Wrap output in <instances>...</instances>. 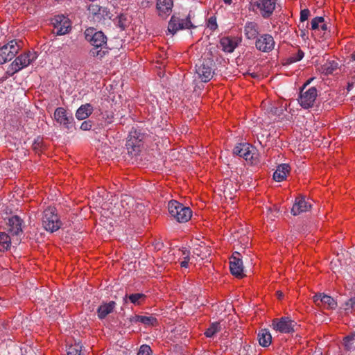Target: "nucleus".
<instances>
[{
	"instance_id": "25",
	"label": "nucleus",
	"mask_w": 355,
	"mask_h": 355,
	"mask_svg": "<svg viewBox=\"0 0 355 355\" xmlns=\"http://www.w3.org/2000/svg\"><path fill=\"white\" fill-rule=\"evenodd\" d=\"M93 112V107L89 103L82 105L76 112V117L78 120L87 119Z\"/></svg>"
},
{
	"instance_id": "46",
	"label": "nucleus",
	"mask_w": 355,
	"mask_h": 355,
	"mask_svg": "<svg viewBox=\"0 0 355 355\" xmlns=\"http://www.w3.org/2000/svg\"><path fill=\"white\" fill-rule=\"evenodd\" d=\"M91 128H92V123L89 121H83L80 125V129L83 130H89L91 129Z\"/></svg>"
},
{
	"instance_id": "37",
	"label": "nucleus",
	"mask_w": 355,
	"mask_h": 355,
	"mask_svg": "<svg viewBox=\"0 0 355 355\" xmlns=\"http://www.w3.org/2000/svg\"><path fill=\"white\" fill-rule=\"evenodd\" d=\"M82 346L79 343H75L68 347L67 355H81Z\"/></svg>"
},
{
	"instance_id": "2",
	"label": "nucleus",
	"mask_w": 355,
	"mask_h": 355,
	"mask_svg": "<svg viewBox=\"0 0 355 355\" xmlns=\"http://www.w3.org/2000/svg\"><path fill=\"white\" fill-rule=\"evenodd\" d=\"M168 208L170 214L180 223L187 222L192 216V211L189 207L176 200H171Z\"/></svg>"
},
{
	"instance_id": "56",
	"label": "nucleus",
	"mask_w": 355,
	"mask_h": 355,
	"mask_svg": "<svg viewBox=\"0 0 355 355\" xmlns=\"http://www.w3.org/2000/svg\"><path fill=\"white\" fill-rule=\"evenodd\" d=\"M223 1H224L225 3L229 4V5L231 4L232 1V0H223Z\"/></svg>"
},
{
	"instance_id": "20",
	"label": "nucleus",
	"mask_w": 355,
	"mask_h": 355,
	"mask_svg": "<svg viewBox=\"0 0 355 355\" xmlns=\"http://www.w3.org/2000/svg\"><path fill=\"white\" fill-rule=\"evenodd\" d=\"M291 167L288 164H279L273 173V179L276 182H282L290 172Z\"/></svg>"
},
{
	"instance_id": "23",
	"label": "nucleus",
	"mask_w": 355,
	"mask_h": 355,
	"mask_svg": "<svg viewBox=\"0 0 355 355\" xmlns=\"http://www.w3.org/2000/svg\"><path fill=\"white\" fill-rule=\"evenodd\" d=\"M259 343L263 347H268L272 342V336L266 329L260 330L257 335Z\"/></svg>"
},
{
	"instance_id": "12",
	"label": "nucleus",
	"mask_w": 355,
	"mask_h": 355,
	"mask_svg": "<svg viewBox=\"0 0 355 355\" xmlns=\"http://www.w3.org/2000/svg\"><path fill=\"white\" fill-rule=\"evenodd\" d=\"M214 66V60L211 59L204 60L196 69V73L199 78L204 83L209 82L214 74L213 67Z\"/></svg>"
},
{
	"instance_id": "7",
	"label": "nucleus",
	"mask_w": 355,
	"mask_h": 355,
	"mask_svg": "<svg viewBox=\"0 0 355 355\" xmlns=\"http://www.w3.org/2000/svg\"><path fill=\"white\" fill-rule=\"evenodd\" d=\"M277 0H256L250 2V6L253 11L255 8L260 12L261 17L268 19L273 14L276 8Z\"/></svg>"
},
{
	"instance_id": "27",
	"label": "nucleus",
	"mask_w": 355,
	"mask_h": 355,
	"mask_svg": "<svg viewBox=\"0 0 355 355\" xmlns=\"http://www.w3.org/2000/svg\"><path fill=\"white\" fill-rule=\"evenodd\" d=\"M125 146L128 154L131 157L137 156L141 152V144L135 142L131 139H128L127 140Z\"/></svg>"
},
{
	"instance_id": "22",
	"label": "nucleus",
	"mask_w": 355,
	"mask_h": 355,
	"mask_svg": "<svg viewBox=\"0 0 355 355\" xmlns=\"http://www.w3.org/2000/svg\"><path fill=\"white\" fill-rule=\"evenodd\" d=\"M240 189V185L232 180L225 179L224 180L223 191L225 196L232 198L234 195Z\"/></svg>"
},
{
	"instance_id": "17",
	"label": "nucleus",
	"mask_w": 355,
	"mask_h": 355,
	"mask_svg": "<svg viewBox=\"0 0 355 355\" xmlns=\"http://www.w3.org/2000/svg\"><path fill=\"white\" fill-rule=\"evenodd\" d=\"M313 299L317 306H323L327 309H335L337 306L336 300L331 296L324 293L315 294Z\"/></svg>"
},
{
	"instance_id": "51",
	"label": "nucleus",
	"mask_w": 355,
	"mask_h": 355,
	"mask_svg": "<svg viewBox=\"0 0 355 355\" xmlns=\"http://www.w3.org/2000/svg\"><path fill=\"white\" fill-rule=\"evenodd\" d=\"M354 84H355V81H352V82H348V84H347V89L348 92H349L350 90H352L354 86Z\"/></svg>"
},
{
	"instance_id": "26",
	"label": "nucleus",
	"mask_w": 355,
	"mask_h": 355,
	"mask_svg": "<svg viewBox=\"0 0 355 355\" xmlns=\"http://www.w3.org/2000/svg\"><path fill=\"white\" fill-rule=\"evenodd\" d=\"M244 33L247 38L254 39L259 34L258 25L252 21L246 23L244 27Z\"/></svg>"
},
{
	"instance_id": "35",
	"label": "nucleus",
	"mask_w": 355,
	"mask_h": 355,
	"mask_svg": "<svg viewBox=\"0 0 355 355\" xmlns=\"http://www.w3.org/2000/svg\"><path fill=\"white\" fill-rule=\"evenodd\" d=\"M338 62L336 60L329 61L325 63L322 68L326 74H331L338 68Z\"/></svg>"
},
{
	"instance_id": "32",
	"label": "nucleus",
	"mask_w": 355,
	"mask_h": 355,
	"mask_svg": "<svg viewBox=\"0 0 355 355\" xmlns=\"http://www.w3.org/2000/svg\"><path fill=\"white\" fill-rule=\"evenodd\" d=\"M343 345L347 350L355 348V332H352L343 338Z\"/></svg>"
},
{
	"instance_id": "8",
	"label": "nucleus",
	"mask_w": 355,
	"mask_h": 355,
	"mask_svg": "<svg viewBox=\"0 0 355 355\" xmlns=\"http://www.w3.org/2000/svg\"><path fill=\"white\" fill-rule=\"evenodd\" d=\"M195 27L191 21L190 14L185 19H180L175 15H173L168 24V31L172 35H174L180 30L191 29Z\"/></svg>"
},
{
	"instance_id": "16",
	"label": "nucleus",
	"mask_w": 355,
	"mask_h": 355,
	"mask_svg": "<svg viewBox=\"0 0 355 355\" xmlns=\"http://www.w3.org/2000/svg\"><path fill=\"white\" fill-rule=\"evenodd\" d=\"M54 119L58 123L67 129H70L72 127L73 116L72 114H69L64 107H60L55 109Z\"/></svg>"
},
{
	"instance_id": "6",
	"label": "nucleus",
	"mask_w": 355,
	"mask_h": 355,
	"mask_svg": "<svg viewBox=\"0 0 355 355\" xmlns=\"http://www.w3.org/2000/svg\"><path fill=\"white\" fill-rule=\"evenodd\" d=\"M37 58L36 52H26L16 58L10 66V71L14 74L28 67Z\"/></svg>"
},
{
	"instance_id": "30",
	"label": "nucleus",
	"mask_w": 355,
	"mask_h": 355,
	"mask_svg": "<svg viewBox=\"0 0 355 355\" xmlns=\"http://www.w3.org/2000/svg\"><path fill=\"white\" fill-rule=\"evenodd\" d=\"M12 237L10 234L6 232H0V251L8 250L11 245Z\"/></svg>"
},
{
	"instance_id": "53",
	"label": "nucleus",
	"mask_w": 355,
	"mask_h": 355,
	"mask_svg": "<svg viewBox=\"0 0 355 355\" xmlns=\"http://www.w3.org/2000/svg\"><path fill=\"white\" fill-rule=\"evenodd\" d=\"M276 295L279 300H282L284 297V294L281 291H277L276 292Z\"/></svg>"
},
{
	"instance_id": "24",
	"label": "nucleus",
	"mask_w": 355,
	"mask_h": 355,
	"mask_svg": "<svg viewBox=\"0 0 355 355\" xmlns=\"http://www.w3.org/2000/svg\"><path fill=\"white\" fill-rule=\"evenodd\" d=\"M220 45L222 50L226 53H232L237 46L236 42L229 37H224L220 39Z\"/></svg>"
},
{
	"instance_id": "5",
	"label": "nucleus",
	"mask_w": 355,
	"mask_h": 355,
	"mask_svg": "<svg viewBox=\"0 0 355 355\" xmlns=\"http://www.w3.org/2000/svg\"><path fill=\"white\" fill-rule=\"evenodd\" d=\"M23 220L18 216H12L8 219L6 230L12 237L15 244L19 243L21 236L23 234Z\"/></svg>"
},
{
	"instance_id": "4",
	"label": "nucleus",
	"mask_w": 355,
	"mask_h": 355,
	"mask_svg": "<svg viewBox=\"0 0 355 355\" xmlns=\"http://www.w3.org/2000/svg\"><path fill=\"white\" fill-rule=\"evenodd\" d=\"M311 80H313V78L308 80L303 85L298 98L300 105L304 109L313 107L318 96L317 89L315 87H309L305 90L306 87L311 83Z\"/></svg>"
},
{
	"instance_id": "45",
	"label": "nucleus",
	"mask_w": 355,
	"mask_h": 355,
	"mask_svg": "<svg viewBox=\"0 0 355 355\" xmlns=\"http://www.w3.org/2000/svg\"><path fill=\"white\" fill-rule=\"evenodd\" d=\"M309 15H310V11L309 9H304V10H301L300 21H306L308 19Z\"/></svg>"
},
{
	"instance_id": "48",
	"label": "nucleus",
	"mask_w": 355,
	"mask_h": 355,
	"mask_svg": "<svg viewBox=\"0 0 355 355\" xmlns=\"http://www.w3.org/2000/svg\"><path fill=\"white\" fill-rule=\"evenodd\" d=\"M181 251H182V256L184 257V259H190L189 258V254H190L189 250H187L186 248H182L181 250Z\"/></svg>"
},
{
	"instance_id": "29",
	"label": "nucleus",
	"mask_w": 355,
	"mask_h": 355,
	"mask_svg": "<svg viewBox=\"0 0 355 355\" xmlns=\"http://www.w3.org/2000/svg\"><path fill=\"white\" fill-rule=\"evenodd\" d=\"M135 204V199L128 195H122L121 199V206L124 209V213L130 212Z\"/></svg>"
},
{
	"instance_id": "10",
	"label": "nucleus",
	"mask_w": 355,
	"mask_h": 355,
	"mask_svg": "<svg viewBox=\"0 0 355 355\" xmlns=\"http://www.w3.org/2000/svg\"><path fill=\"white\" fill-rule=\"evenodd\" d=\"M296 322L289 317H282L275 318L272 322V327L274 330L283 333L289 334L295 331Z\"/></svg>"
},
{
	"instance_id": "28",
	"label": "nucleus",
	"mask_w": 355,
	"mask_h": 355,
	"mask_svg": "<svg viewBox=\"0 0 355 355\" xmlns=\"http://www.w3.org/2000/svg\"><path fill=\"white\" fill-rule=\"evenodd\" d=\"M114 306H115V302L113 301H111L109 303L101 305L98 308V310H97L98 317L100 319L105 318L109 313H110L113 311Z\"/></svg>"
},
{
	"instance_id": "33",
	"label": "nucleus",
	"mask_w": 355,
	"mask_h": 355,
	"mask_svg": "<svg viewBox=\"0 0 355 355\" xmlns=\"http://www.w3.org/2000/svg\"><path fill=\"white\" fill-rule=\"evenodd\" d=\"M144 134L141 132V130L132 128L130 132L128 139L132 141L141 144L143 139H144Z\"/></svg>"
},
{
	"instance_id": "34",
	"label": "nucleus",
	"mask_w": 355,
	"mask_h": 355,
	"mask_svg": "<svg viewBox=\"0 0 355 355\" xmlns=\"http://www.w3.org/2000/svg\"><path fill=\"white\" fill-rule=\"evenodd\" d=\"M304 56V52L301 49H298L296 53H293L287 58L286 60V64H291L293 63L300 61Z\"/></svg>"
},
{
	"instance_id": "43",
	"label": "nucleus",
	"mask_w": 355,
	"mask_h": 355,
	"mask_svg": "<svg viewBox=\"0 0 355 355\" xmlns=\"http://www.w3.org/2000/svg\"><path fill=\"white\" fill-rule=\"evenodd\" d=\"M137 355H152L151 348L147 345H142L139 349Z\"/></svg>"
},
{
	"instance_id": "47",
	"label": "nucleus",
	"mask_w": 355,
	"mask_h": 355,
	"mask_svg": "<svg viewBox=\"0 0 355 355\" xmlns=\"http://www.w3.org/2000/svg\"><path fill=\"white\" fill-rule=\"evenodd\" d=\"M282 109H279L278 107H271L270 108V112L273 114H278L279 115L280 114L282 113Z\"/></svg>"
},
{
	"instance_id": "52",
	"label": "nucleus",
	"mask_w": 355,
	"mask_h": 355,
	"mask_svg": "<svg viewBox=\"0 0 355 355\" xmlns=\"http://www.w3.org/2000/svg\"><path fill=\"white\" fill-rule=\"evenodd\" d=\"M320 28H321V30L324 31H326L327 29H328V26L327 25L324 23V21L323 23H321L320 25Z\"/></svg>"
},
{
	"instance_id": "41",
	"label": "nucleus",
	"mask_w": 355,
	"mask_h": 355,
	"mask_svg": "<svg viewBox=\"0 0 355 355\" xmlns=\"http://www.w3.org/2000/svg\"><path fill=\"white\" fill-rule=\"evenodd\" d=\"M204 249L206 250L205 252H202L199 248H196L193 250V253L198 257H200L202 259L206 258L207 255L210 254V252L206 247Z\"/></svg>"
},
{
	"instance_id": "1",
	"label": "nucleus",
	"mask_w": 355,
	"mask_h": 355,
	"mask_svg": "<svg viewBox=\"0 0 355 355\" xmlns=\"http://www.w3.org/2000/svg\"><path fill=\"white\" fill-rule=\"evenodd\" d=\"M85 39L93 46L90 54L98 58H103L108 53L107 37L102 31H96L94 28H87L85 31Z\"/></svg>"
},
{
	"instance_id": "3",
	"label": "nucleus",
	"mask_w": 355,
	"mask_h": 355,
	"mask_svg": "<svg viewBox=\"0 0 355 355\" xmlns=\"http://www.w3.org/2000/svg\"><path fill=\"white\" fill-rule=\"evenodd\" d=\"M42 226L51 233L58 230L61 227V222L56 213L55 207H48L43 211Z\"/></svg>"
},
{
	"instance_id": "9",
	"label": "nucleus",
	"mask_w": 355,
	"mask_h": 355,
	"mask_svg": "<svg viewBox=\"0 0 355 355\" xmlns=\"http://www.w3.org/2000/svg\"><path fill=\"white\" fill-rule=\"evenodd\" d=\"M53 26V33L57 35H64L68 33L71 28L69 19L63 15H56L51 20Z\"/></svg>"
},
{
	"instance_id": "15",
	"label": "nucleus",
	"mask_w": 355,
	"mask_h": 355,
	"mask_svg": "<svg viewBox=\"0 0 355 355\" xmlns=\"http://www.w3.org/2000/svg\"><path fill=\"white\" fill-rule=\"evenodd\" d=\"M275 40L270 34H263L260 35L256 40V48L264 53L270 52L275 47Z\"/></svg>"
},
{
	"instance_id": "18",
	"label": "nucleus",
	"mask_w": 355,
	"mask_h": 355,
	"mask_svg": "<svg viewBox=\"0 0 355 355\" xmlns=\"http://www.w3.org/2000/svg\"><path fill=\"white\" fill-rule=\"evenodd\" d=\"M311 207V203L306 200L304 196H300L295 198V202L291 209V213L294 216H297L301 213L307 211Z\"/></svg>"
},
{
	"instance_id": "42",
	"label": "nucleus",
	"mask_w": 355,
	"mask_h": 355,
	"mask_svg": "<svg viewBox=\"0 0 355 355\" xmlns=\"http://www.w3.org/2000/svg\"><path fill=\"white\" fill-rule=\"evenodd\" d=\"M101 7L99 5H97V4H92L89 6L88 8V10L89 11V12L96 17V18L98 17H99V13L101 12Z\"/></svg>"
},
{
	"instance_id": "44",
	"label": "nucleus",
	"mask_w": 355,
	"mask_h": 355,
	"mask_svg": "<svg viewBox=\"0 0 355 355\" xmlns=\"http://www.w3.org/2000/svg\"><path fill=\"white\" fill-rule=\"evenodd\" d=\"M208 26L210 28V29L214 31L218 27V25H217V23H216V17H211L209 19V21H208Z\"/></svg>"
},
{
	"instance_id": "19",
	"label": "nucleus",
	"mask_w": 355,
	"mask_h": 355,
	"mask_svg": "<svg viewBox=\"0 0 355 355\" xmlns=\"http://www.w3.org/2000/svg\"><path fill=\"white\" fill-rule=\"evenodd\" d=\"M173 6V0H157L156 8L162 17H166L170 15Z\"/></svg>"
},
{
	"instance_id": "55",
	"label": "nucleus",
	"mask_w": 355,
	"mask_h": 355,
	"mask_svg": "<svg viewBox=\"0 0 355 355\" xmlns=\"http://www.w3.org/2000/svg\"><path fill=\"white\" fill-rule=\"evenodd\" d=\"M351 60L355 61V51L350 55Z\"/></svg>"
},
{
	"instance_id": "38",
	"label": "nucleus",
	"mask_w": 355,
	"mask_h": 355,
	"mask_svg": "<svg viewBox=\"0 0 355 355\" xmlns=\"http://www.w3.org/2000/svg\"><path fill=\"white\" fill-rule=\"evenodd\" d=\"M343 306V309L347 312L355 311V296L347 300Z\"/></svg>"
},
{
	"instance_id": "49",
	"label": "nucleus",
	"mask_w": 355,
	"mask_h": 355,
	"mask_svg": "<svg viewBox=\"0 0 355 355\" xmlns=\"http://www.w3.org/2000/svg\"><path fill=\"white\" fill-rule=\"evenodd\" d=\"M189 260L190 259H184V260L180 262V266L182 268H187Z\"/></svg>"
},
{
	"instance_id": "31",
	"label": "nucleus",
	"mask_w": 355,
	"mask_h": 355,
	"mask_svg": "<svg viewBox=\"0 0 355 355\" xmlns=\"http://www.w3.org/2000/svg\"><path fill=\"white\" fill-rule=\"evenodd\" d=\"M146 296L143 293H133L130 295H125L124 300L128 299L131 303L135 305L141 304L146 299Z\"/></svg>"
},
{
	"instance_id": "40",
	"label": "nucleus",
	"mask_w": 355,
	"mask_h": 355,
	"mask_svg": "<svg viewBox=\"0 0 355 355\" xmlns=\"http://www.w3.org/2000/svg\"><path fill=\"white\" fill-rule=\"evenodd\" d=\"M324 22V17H316L311 20V25L312 30H318L320 28V24Z\"/></svg>"
},
{
	"instance_id": "13",
	"label": "nucleus",
	"mask_w": 355,
	"mask_h": 355,
	"mask_svg": "<svg viewBox=\"0 0 355 355\" xmlns=\"http://www.w3.org/2000/svg\"><path fill=\"white\" fill-rule=\"evenodd\" d=\"M230 269L232 275L242 278L244 277L242 257L240 252H234L230 259Z\"/></svg>"
},
{
	"instance_id": "21",
	"label": "nucleus",
	"mask_w": 355,
	"mask_h": 355,
	"mask_svg": "<svg viewBox=\"0 0 355 355\" xmlns=\"http://www.w3.org/2000/svg\"><path fill=\"white\" fill-rule=\"evenodd\" d=\"M130 321L134 323H142L147 326L154 327L158 324L157 318L153 315L146 316L136 315L130 319Z\"/></svg>"
},
{
	"instance_id": "54",
	"label": "nucleus",
	"mask_w": 355,
	"mask_h": 355,
	"mask_svg": "<svg viewBox=\"0 0 355 355\" xmlns=\"http://www.w3.org/2000/svg\"><path fill=\"white\" fill-rule=\"evenodd\" d=\"M107 119H108V120H107V123H110L112 121V119L113 118V115H112V114H107Z\"/></svg>"
},
{
	"instance_id": "36",
	"label": "nucleus",
	"mask_w": 355,
	"mask_h": 355,
	"mask_svg": "<svg viewBox=\"0 0 355 355\" xmlns=\"http://www.w3.org/2000/svg\"><path fill=\"white\" fill-rule=\"evenodd\" d=\"M220 330V324L215 322L211 324V326L205 331V335L207 338H211Z\"/></svg>"
},
{
	"instance_id": "50",
	"label": "nucleus",
	"mask_w": 355,
	"mask_h": 355,
	"mask_svg": "<svg viewBox=\"0 0 355 355\" xmlns=\"http://www.w3.org/2000/svg\"><path fill=\"white\" fill-rule=\"evenodd\" d=\"M40 148V143L38 141H35L34 144H33V148L37 151Z\"/></svg>"
},
{
	"instance_id": "14",
	"label": "nucleus",
	"mask_w": 355,
	"mask_h": 355,
	"mask_svg": "<svg viewBox=\"0 0 355 355\" xmlns=\"http://www.w3.org/2000/svg\"><path fill=\"white\" fill-rule=\"evenodd\" d=\"M255 148L249 144H239L233 149V153L246 161H250L252 163L254 155H255Z\"/></svg>"
},
{
	"instance_id": "39",
	"label": "nucleus",
	"mask_w": 355,
	"mask_h": 355,
	"mask_svg": "<svg viewBox=\"0 0 355 355\" xmlns=\"http://www.w3.org/2000/svg\"><path fill=\"white\" fill-rule=\"evenodd\" d=\"M112 17L110 11L105 7H101V12L99 13V17H97L98 19H110Z\"/></svg>"
},
{
	"instance_id": "11",
	"label": "nucleus",
	"mask_w": 355,
	"mask_h": 355,
	"mask_svg": "<svg viewBox=\"0 0 355 355\" xmlns=\"http://www.w3.org/2000/svg\"><path fill=\"white\" fill-rule=\"evenodd\" d=\"M20 46L15 40L0 48V64L12 60L18 53Z\"/></svg>"
}]
</instances>
